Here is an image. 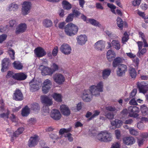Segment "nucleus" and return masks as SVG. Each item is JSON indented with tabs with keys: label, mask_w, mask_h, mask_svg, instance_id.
Segmentation results:
<instances>
[{
	"label": "nucleus",
	"mask_w": 148,
	"mask_h": 148,
	"mask_svg": "<svg viewBox=\"0 0 148 148\" xmlns=\"http://www.w3.org/2000/svg\"><path fill=\"white\" fill-rule=\"evenodd\" d=\"M103 83L101 81L96 86L93 85L90 87L89 90H84L81 94V97L82 100L85 102H89L92 99L93 95L95 96H99L100 92L103 91Z\"/></svg>",
	"instance_id": "nucleus-1"
},
{
	"label": "nucleus",
	"mask_w": 148,
	"mask_h": 148,
	"mask_svg": "<svg viewBox=\"0 0 148 148\" xmlns=\"http://www.w3.org/2000/svg\"><path fill=\"white\" fill-rule=\"evenodd\" d=\"M64 28L65 34L70 36L76 34L78 30V27L72 23H68Z\"/></svg>",
	"instance_id": "nucleus-2"
},
{
	"label": "nucleus",
	"mask_w": 148,
	"mask_h": 148,
	"mask_svg": "<svg viewBox=\"0 0 148 148\" xmlns=\"http://www.w3.org/2000/svg\"><path fill=\"white\" fill-rule=\"evenodd\" d=\"M97 138L101 141L108 142L112 140V136L110 133L106 131L101 132L97 135Z\"/></svg>",
	"instance_id": "nucleus-3"
},
{
	"label": "nucleus",
	"mask_w": 148,
	"mask_h": 148,
	"mask_svg": "<svg viewBox=\"0 0 148 148\" xmlns=\"http://www.w3.org/2000/svg\"><path fill=\"white\" fill-rule=\"evenodd\" d=\"M32 4L29 1H25L22 4V12L24 15L28 14L31 8Z\"/></svg>",
	"instance_id": "nucleus-4"
},
{
	"label": "nucleus",
	"mask_w": 148,
	"mask_h": 148,
	"mask_svg": "<svg viewBox=\"0 0 148 148\" xmlns=\"http://www.w3.org/2000/svg\"><path fill=\"white\" fill-rule=\"evenodd\" d=\"M129 116L131 117L136 118L139 115L138 113L139 112V108L136 106H130L128 108Z\"/></svg>",
	"instance_id": "nucleus-5"
},
{
	"label": "nucleus",
	"mask_w": 148,
	"mask_h": 148,
	"mask_svg": "<svg viewBox=\"0 0 148 148\" xmlns=\"http://www.w3.org/2000/svg\"><path fill=\"white\" fill-rule=\"evenodd\" d=\"M53 79L55 82L58 84H62L65 81V77L64 75L60 73H56L53 76Z\"/></svg>",
	"instance_id": "nucleus-6"
},
{
	"label": "nucleus",
	"mask_w": 148,
	"mask_h": 148,
	"mask_svg": "<svg viewBox=\"0 0 148 148\" xmlns=\"http://www.w3.org/2000/svg\"><path fill=\"white\" fill-rule=\"evenodd\" d=\"M30 90L31 92H34L39 89V87L40 86L41 83L37 81L32 80L30 82Z\"/></svg>",
	"instance_id": "nucleus-7"
},
{
	"label": "nucleus",
	"mask_w": 148,
	"mask_h": 148,
	"mask_svg": "<svg viewBox=\"0 0 148 148\" xmlns=\"http://www.w3.org/2000/svg\"><path fill=\"white\" fill-rule=\"evenodd\" d=\"M27 28V24L25 23H21L19 24L16 29L15 33L16 34H22L25 32Z\"/></svg>",
	"instance_id": "nucleus-8"
},
{
	"label": "nucleus",
	"mask_w": 148,
	"mask_h": 148,
	"mask_svg": "<svg viewBox=\"0 0 148 148\" xmlns=\"http://www.w3.org/2000/svg\"><path fill=\"white\" fill-rule=\"evenodd\" d=\"M138 88L140 92L145 94L148 90V85L144 81L138 83Z\"/></svg>",
	"instance_id": "nucleus-9"
},
{
	"label": "nucleus",
	"mask_w": 148,
	"mask_h": 148,
	"mask_svg": "<svg viewBox=\"0 0 148 148\" xmlns=\"http://www.w3.org/2000/svg\"><path fill=\"white\" fill-rule=\"evenodd\" d=\"M127 71V67L126 65L121 64L119 66L116 71L117 74L119 76H122L125 75Z\"/></svg>",
	"instance_id": "nucleus-10"
},
{
	"label": "nucleus",
	"mask_w": 148,
	"mask_h": 148,
	"mask_svg": "<svg viewBox=\"0 0 148 148\" xmlns=\"http://www.w3.org/2000/svg\"><path fill=\"white\" fill-rule=\"evenodd\" d=\"M40 68L43 75H51L53 73V71H52V69L47 67L41 65L40 66Z\"/></svg>",
	"instance_id": "nucleus-11"
},
{
	"label": "nucleus",
	"mask_w": 148,
	"mask_h": 148,
	"mask_svg": "<svg viewBox=\"0 0 148 148\" xmlns=\"http://www.w3.org/2000/svg\"><path fill=\"white\" fill-rule=\"evenodd\" d=\"M60 50L63 53L67 55L70 54L71 51V47L66 43H64L61 45Z\"/></svg>",
	"instance_id": "nucleus-12"
},
{
	"label": "nucleus",
	"mask_w": 148,
	"mask_h": 148,
	"mask_svg": "<svg viewBox=\"0 0 148 148\" xmlns=\"http://www.w3.org/2000/svg\"><path fill=\"white\" fill-rule=\"evenodd\" d=\"M13 99L17 101H21L23 100V95L19 89H16L13 94Z\"/></svg>",
	"instance_id": "nucleus-13"
},
{
	"label": "nucleus",
	"mask_w": 148,
	"mask_h": 148,
	"mask_svg": "<svg viewBox=\"0 0 148 148\" xmlns=\"http://www.w3.org/2000/svg\"><path fill=\"white\" fill-rule=\"evenodd\" d=\"M43 84L44 86L42 88V91L44 93L46 94L48 92L49 90L51 88V82L50 80L47 79L44 82Z\"/></svg>",
	"instance_id": "nucleus-14"
},
{
	"label": "nucleus",
	"mask_w": 148,
	"mask_h": 148,
	"mask_svg": "<svg viewBox=\"0 0 148 148\" xmlns=\"http://www.w3.org/2000/svg\"><path fill=\"white\" fill-rule=\"evenodd\" d=\"M50 115L51 118L56 121L59 120L61 117V114L59 110L55 109L51 111Z\"/></svg>",
	"instance_id": "nucleus-15"
},
{
	"label": "nucleus",
	"mask_w": 148,
	"mask_h": 148,
	"mask_svg": "<svg viewBox=\"0 0 148 148\" xmlns=\"http://www.w3.org/2000/svg\"><path fill=\"white\" fill-rule=\"evenodd\" d=\"M38 141V136L35 135L34 137H31L29 138L28 143V145L30 147H34L36 145Z\"/></svg>",
	"instance_id": "nucleus-16"
},
{
	"label": "nucleus",
	"mask_w": 148,
	"mask_h": 148,
	"mask_svg": "<svg viewBox=\"0 0 148 148\" xmlns=\"http://www.w3.org/2000/svg\"><path fill=\"white\" fill-rule=\"evenodd\" d=\"M1 62L2 68L1 70L3 72L7 70L10 64V61L9 58H5L2 60Z\"/></svg>",
	"instance_id": "nucleus-17"
},
{
	"label": "nucleus",
	"mask_w": 148,
	"mask_h": 148,
	"mask_svg": "<svg viewBox=\"0 0 148 148\" xmlns=\"http://www.w3.org/2000/svg\"><path fill=\"white\" fill-rule=\"evenodd\" d=\"M94 46L97 50L102 51L105 48V42L102 40H99L95 43Z\"/></svg>",
	"instance_id": "nucleus-18"
},
{
	"label": "nucleus",
	"mask_w": 148,
	"mask_h": 148,
	"mask_svg": "<svg viewBox=\"0 0 148 148\" xmlns=\"http://www.w3.org/2000/svg\"><path fill=\"white\" fill-rule=\"evenodd\" d=\"M27 75L23 73H14L13 78L18 81H22L25 79L27 77Z\"/></svg>",
	"instance_id": "nucleus-19"
},
{
	"label": "nucleus",
	"mask_w": 148,
	"mask_h": 148,
	"mask_svg": "<svg viewBox=\"0 0 148 148\" xmlns=\"http://www.w3.org/2000/svg\"><path fill=\"white\" fill-rule=\"evenodd\" d=\"M34 53L37 57H42L46 54V53L45 50L41 47H38L35 49Z\"/></svg>",
	"instance_id": "nucleus-20"
},
{
	"label": "nucleus",
	"mask_w": 148,
	"mask_h": 148,
	"mask_svg": "<svg viewBox=\"0 0 148 148\" xmlns=\"http://www.w3.org/2000/svg\"><path fill=\"white\" fill-rule=\"evenodd\" d=\"M76 39L78 44L83 45L87 40V37L85 35H81L77 37Z\"/></svg>",
	"instance_id": "nucleus-21"
},
{
	"label": "nucleus",
	"mask_w": 148,
	"mask_h": 148,
	"mask_svg": "<svg viewBox=\"0 0 148 148\" xmlns=\"http://www.w3.org/2000/svg\"><path fill=\"white\" fill-rule=\"evenodd\" d=\"M123 143L127 145H131L135 142V140L132 137H124L123 140Z\"/></svg>",
	"instance_id": "nucleus-22"
},
{
	"label": "nucleus",
	"mask_w": 148,
	"mask_h": 148,
	"mask_svg": "<svg viewBox=\"0 0 148 148\" xmlns=\"http://www.w3.org/2000/svg\"><path fill=\"white\" fill-rule=\"evenodd\" d=\"M18 8V5L15 2H13L9 4L6 10L8 12H15Z\"/></svg>",
	"instance_id": "nucleus-23"
},
{
	"label": "nucleus",
	"mask_w": 148,
	"mask_h": 148,
	"mask_svg": "<svg viewBox=\"0 0 148 148\" xmlns=\"http://www.w3.org/2000/svg\"><path fill=\"white\" fill-rule=\"evenodd\" d=\"M60 110L62 114L64 115L68 116L70 114V111L68 107L64 105L60 107Z\"/></svg>",
	"instance_id": "nucleus-24"
},
{
	"label": "nucleus",
	"mask_w": 148,
	"mask_h": 148,
	"mask_svg": "<svg viewBox=\"0 0 148 148\" xmlns=\"http://www.w3.org/2000/svg\"><path fill=\"white\" fill-rule=\"evenodd\" d=\"M42 102L47 105V106H50L52 104L51 99L46 96L41 97Z\"/></svg>",
	"instance_id": "nucleus-25"
},
{
	"label": "nucleus",
	"mask_w": 148,
	"mask_h": 148,
	"mask_svg": "<svg viewBox=\"0 0 148 148\" xmlns=\"http://www.w3.org/2000/svg\"><path fill=\"white\" fill-rule=\"evenodd\" d=\"M106 57L109 61H111L116 56V54L114 51L112 49L108 50L107 52Z\"/></svg>",
	"instance_id": "nucleus-26"
},
{
	"label": "nucleus",
	"mask_w": 148,
	"mask_h": 148,
	"mask_svg": "<svg viewBox=\"0 0 148 148\" xmlns=\"http://www.w3.org/2000/svg\"><path fill=\"white\" fill-rule=\"evenodd\" d=\"M124 60L122 58L117 57L115 58L112 62V66L114 67H116L121 63H122Z\"/></svg>",
	"instance_id": "nucleus-27"
},
{
	"label": "nucleus",
	"mask_w": 148,
	"mask_h": 148,
	"mask_svg": "<svg viewBox=\"0 0 148 148\" xmlns=\"http://www.w3.org/2000/svg\"><path fill=\"white\" fill-rule=\"evenodd\" d=\"M111 124L113 126L119 128L122 124V122L121 120L116 119L115 120L111 121Z\"/></svg>",
	"instance_id": "nucleus-28"
},
{
	"label": "nucleus",
	"mask_w": 148,
	"mask_h": 148,
	"mask_svg": "<svg viewBox=\"0 0 148 148\" xmlns=\"http://www.w3.org/2000/svg\"><path fill=\"white\" fill-rule=\"evenodd\" d=\"M111 70L109 69H106L102 71V77L104 79H106L110 75Z\"/></svg>",
	"instance_id": "nucleus-29"
},
{
	"label": "nucleus",
	"mask_w": 148,
	"mask_h": 148,
	"mask_svg": "<svg viewBox=\"0 0 148 148\" xmlns=\"http://www.w3.org/2000/svg\"><path fill=\"white\" fill-rule=\"evenodd\" d=\"M111 44L113 47L116 50H119L120 49V44L118 40H113L111 42Z\"/></svg>",
	"instance_id": "nucleus-30"
},
{
	"label": "nucleus",
	"mask_w": 148,
	"mask_h": 148,
	"mask_svg": "<svg viewBox=\"0 0 148 148\" xmlns=\"http://www.w3.org/2000/svg\"><path fill=\"white\" fill-rule=\"evenodd\" d=\"M14 68L18 70L22 69L23 67V65L21 63L18 61H15L13 63Z\"/></svg>",
	"instance_id": "nucleus-31"
},
{
	"label": "nucleus",
	"mask_w": 148,
	"mask_h": 148,
	"mask_svg": "<svg viewBox=\"0 0 148 148\" xmlns=\"http://www.w3.org/2000/svg\"><path fill=\"white\" fill-rule=\"evenodd\" d=\"M140 110L143 116H145L148 113V108L145 105H143L140 106Z\"/></svg>",
	"instance_id": "nucleus-32"
},
{
	"label": "nucleus",
	"mask_w": 148,
	"mask_h": 148,
	"mask_svg": "<svg viewBox=\"0 0 148 148\" xmlns=\"http://www.w3.org/2000/svg\"><path fill=\"white\" fill-rule=\"evenodd\" d=\"M125 128L129 129L130 134L134 136H137L138 135V132L136 130L132 128H128L127 125H125Z\"/></svg>",
	"instance_id": "nucleus-33"
},
{
	"label": "nucleus",
	"mask_w": 148,
	"mask_h": 148,
	"mask_svg": "<svg viewBox=\"0 0 148 148\" xmlns=\"http://www.w3.org/2000/svg\"><path fill=\"white\" fill-rule=\"evenodd\" d=\"M42 23L43 25L46 27H51L52 25V22L51 20L47 19L44 20Z\"/></svg>",
	"instance_id": "nucleus-34"
},
{
	"label": "nucleus",
	"mask_w": 148,
	"mask_h": 148,
	"mask_svg": "<svg viewBox=\"0 0 148 148\" xmlns=\"http://www.w3.org/2000/svg\"><path fill=\"white\" fill-rule=\"evenodd\" d=\"M29 109L28 107L26 106L23 108L22 110L21 114L23 116H26L29 113Z\"/></svg>",
	"instance_id": "nucleus-35"
},
{
	"label": "nucleus",
	"mask_w": 148,
	"mask_h": 148,
	"mask_svg": "<svg viewBox=\"0 0 148 148\" xmlns=\"http://www.w3.org/2000/svg\"><path fill=\"white\" fill-rule=\"evenodd\" d=\"M62 5L64 9L69 10L71 8V4L66 1H63L62 2Z\"/></svg>",
	"instance_id": "nucleus-36"
},
{
	"label": "nucleus",
	"mask_w": 148,
	"mask_h": 148,
	"mask_svg": "<svg viewBox=\"0 0 148 148\" xmlns=\"http://www.w3.org/2000/svg\"><path fill=\"white\" fill-rule=\"evenodd\" d=\"M71 127H69L67 129L64 128H62L59 131V133L60 135H62L65 133H66L67 134L68 132H71Z\"/></svg>",
	"instance_id": "nucleus-37"
},
{
	"label": "nucleus",
	"mask_w": 148,
	"mask_h": 148,
	"mask_svg": "<svg viewBox=\"0 0 148 148\" xmlns=\"http://www.w3.org/2000/svg\"><path fill=\"white\" fill-rule=\"evenodd\" d=\"M52 97L56 101L60 102L62 101L61 95L60 94L54 93L52 95Z\"/></svg>",
	"instance_id": "nucleus-38"
},
{
	"label": "nucleus",
	"mask_w": 148,
	"mask_h": 148,
	"mask_svg": "<svg viewBox=\"0 0 148 148\" xmlns=\"http://www.w3.org/2000/svg\"><path fill=\"white\" fill-rule=\"evenodd\" d=\"M105 109L108 111L110 112H115L118 111V110L115 107L112 106H106Z\"/></svg>",
	"instance_id": "nucleus-39"
},
{
	"label": "nucleus",
	"mask_w": 148,
	"mask_h": 148,
	"mask_svg": "<svg viewBox=\"0 0 148 148\" xmlns=\"http://www.w3.org/2000/svg\"><path fill=\"white\" fill-rule=\"evenodd\" d=\"M130 75L132 78H135L136 76V72L135 69L133 68H130L129 71Z\"/></svg>",
	"instance_id": "nucleus-40"
},
{
	"label": "nucleus",
	"mask_w": 148,
	"mask_h": 148,
	"mask_svg": "<svg viewBox=\"0 0 148 148\" xmlns=\"http://www.w3.org/2000/svg\"><path fill=\"white\" fill-rule=\"evenodd\" d=\"M8 52L10 55L11 58L14 60V59L15 52L11 48H9L8 50Z\"/></svg>",
	"instance_id": "nucleus-41"
},
{
	"label": "nucleus",
	"mask_w": 148,
	"mask_h": 148,
	"mask_svg": "<svg viewBox=\"0 0 148 148\" xmlns=\"http://www.w3.org/2000/svg\"><path fill=\"white\" fill-rule=\"evenodd\" d=\"M32 110L35 111H38L40 110V107L38 104L37 103H34L32 105L31 107Z\"/></svg>",
	"instance_id": "nucleus-42"
},
{
	"label": "nucleus",
	"mask_w": 148,
	"mask_h": 148,
	"mask_svg": "<svg viewBox=\"0 0 148 148\" xmlns=\"http://www.w3.org/2000/svg\"><path fill=\"white\" fill-rule=\"evenodd\" d=\"M117 25L120 28L123 27V21L121 18L118 17L116 20Z\"/></svg>",
	"instance_id": "nucleus-43"
},
{
	"label": "nucleus",
	"mask_w": 148,
	"mask_h": 148,
	"mask_svg": "<svg viewBox=\"0 0 148 148\" xmlns=\"http://www.w3.org/2000/svg\"><path fill=\"white\" fill-rule=\"evenodd\" d=\"M100 112L99 110H95L93 112V114L92 115L91 117L89 118L88 120L89 121L91 120L92 119L95 117L96 116H98Z\"/></svg>",
	"instance_id": "nucleus-44"
},
{
	"label": "nucleus",
	"mask_w": 148,
	"mask_h": 148,
	"mask_svg": "<svg viewBox=\"0 0 148 148\" xmlns=\"http://www.w3.org/2000/svg\"><path fill=\"white\" fill-rule=\"evenodd\" d=\"M74 16L78 17L80 14H81L80 12L76 9H73L72 10V14Z\"/></svg>",
	"instance_id": "nucleus-45"
},
{
	"label": "nucleus",
	"mask_w": 148,
	"mask_h": 148,
	"mask_svg": "<svg viewBox=\"0 0 148 148\" xmlns=\"http://www.w3.org/2000/svg\"><path fill=\"white\" fill-rule=\"evenodd\" d=\"M105 33L107 34L110 38L112 39L115 38L117 37L116 36H114V35L113 34L110 32L106 30L104 31Z\"/></svg>",
	"instance_id": "nucleus-46"
},
{
	"label": "nucleus",
	"mask_w": 148,
	"mask_h": 148,
	"mask_svg": "<svg viewBox=\"0 0 148 148\" xmlns=\"http://www.w3.org/2000/svg\"><path fill=\"white\" fill-rule=\"evenodd\" d=\"M105 116L109 119H112L114 117V115L112 113L109 112L107 113H105Z\"/></svg>",
	"instance_id": "nucleus-47"
},
{
	"label": "nucleus",
	"mask_w": 148,
	"mask_h": 148,
	"mask_svg": "<svg viewBox=\"0 0 148 148\" xmlns=\"http://www.w3.org/2000/svg\"><path fill=\"white\" fill-rule=\"evenodd\" d=\"M71 136L72 134L69 132L64 135V137H67L68 140L70 142H72L73 140V138Z\"/></svg>",
	"instance_id": "nucleus-48"
},
{
	"label": "nucleus",
	"mask_w": 148,
	"mask_h": 148,
	"mask_svg": "<svg viewBox=\"0 0 148 148\" xmlns=\"http://www.w3.org/2000/svg\"><path fill=\"white\" fill-rule=\"evenodd\" d=\"M91 24L97 26L99 24V23L97 22L96 20L94 19H89L88 20Z\"/></svg>",
	"instance_id": "nucleus-49"
},
{
	"label": "nucleus",
	"mask_w": 148,
	"mask_h": 148,
	"mask_svg": "<svg viewBox=\"0 0 148 148\" xmlns=\"http://www.w3.org/2000/svg\"><path fill=\"white\" fill-rule=\"evenodd\" d=\"M72 13L69 14L67 17L65 21L66 22H69L73 20L74 16Z\"/></svg>",
	"instance_id": "nucleus-50"
},
{
	"label": "nucleus",
	"mask_w": 148,
	"mask_h": 148,
	"mask_svg": "<svg viewBox=\"0 0 148 148\" xmlns=\"http://www.w3.org/2000/svg\"><path fill=\"white\" fill-rule=\"evenodd\" d=\"M7 37L6 34H3L0 35V44H2L4 41Z\"/></svg>",
	"instance_id": "nucleus-51"
},
{
	"label": "nucleus",
	"mask_w": 148,
	"mask_h": 148,
	"mask_svg": "<svg viewBox=\"0 0 148 148\" xmlns=\"http://www.w3.org/2000/svg\"><path fill=\"white\" fill-rule=\"evenodd\" d=\"M20 134V133L18 132V131H17V130L14 132L13 136L11 137V141L12 142H13L14 139V137L16 138L18 137Z\"/></svg>",
	"instance_id": "nucleus-52"
},
{
	"label": "nucleus",
	"mask_w": 148,
	"mask_h": 148,
	"mask_svg": "<svg viewBox=\"0 0 148 148\" xmlns=\"http://www.w3.org/2000/svg\"><path fill=\"white\" fill-rule=\"evenodd\" d=\"M58 48L57 46L54 47L52 51V54L53 56H56L58 53Z\"/></svg>",
	"instance_id": "nucleus-53"
},
{
	"label": "nucleus",
	"mask_w": 148,
	"mask_h": 148,
	"mask_svg": "<svg viewBox=\"0 0 148 148\" xmlns=\"http://www.w3.org/2000/svg\"><path fill=\"white\" fill-rule=\"evenodd\" d=\"M48 106H43V111L44 112L46 113V114H44L45 115L48 114L49 112Z\"/></svg>",
	"instance_id": "nucleus-54"
},
{
	"label": "nucleus",
	"mask_w": 148,
	"mask_h": 148,
	"mask_svg": "<svg viewBox=\"0 0 148 148\" xmlns=\"http://www.w3.org/2000/svg\"><path fill=\"white\" fill-rule=\"evenodd\" d=\"M137 92V89H134L132 90V92L130 93V97L131 98L134 97L136 95Z\"/></svg>",
	"instance_id": "nucleus-55"
},
{
	"label": "nucleus",
	"mask_w": 148,
	"mask_h": 148,
	"mask_svg": "<svg viewBox=\"0 0 148 148\" xmlns=\"http://www.w3.org/2000/svg\"><path fill=\"white\" fill-rule=\"evenodd\" d=\"M64 11L62 9H60L58 11V14L59 16L61 17H63L64 15Z\"/></svg>",
	"instance_id": "nucleus-56"
},
{
	"label": "nucleus",
	"mask_w": 148,
	"mask_h": 148,
	"mask_svg": "<svg viewBox=\"0 0 148 148\" xmlns=\"http://www.w3.org/2000/svg\"><path fill=\"white\" fill-rule=\"evenodd\" d=\"M146 49L145 48H143L142 49H141L140 51L139 50L138 52V56L140 57L141 55H143L144 53H146Z\"/></svg>",
	"instance_id": "nucleus-57"
},
{
	"label": "nucleus",
	"mask_w": 148,
	"mask_h": 148,
	"mask_svg": "<svg viewBox=\"0 0 148 148\" xmlns=\"http://www.w3.org/2000/svg\"><path fill=\"white\" fill-rule=\"evenodd\" d=\"M141 0H135L133 1L132 4L134 6H138L141 3Z\"/></svg>",
	"instance_id": "nucleus-58"
},
{
	"label": "nucleus",
	"mask_w": 148,
	"mask_h": 148,
	"mask_svg": "<svg viewBox=\"0 0 148 148\" xmlns=\"http://www.w3.org/2000/svg\"><path fill=\"white\" fill-rule=\"evenodd\" d=\"M138 34L139 37H140L141 38L143 41L146 40V37L144 33L141 32H138Z\"/></svg>",
	"instance_id": "nucleus-59"
},
{
	"label": "nucleus",
	"mask_w": 148,
	"mask_h": 148,
	"mask_svg": "<svg viewBox=\"0 0 148 148\" xmlns=\"http://www.w3.org/2000/svg\"><path fill=\"white\" fill-rule=\"evenodd\" d=\"M14 74L13 73V72L11 71H8V72L6 76V77L7 78L10 77H12L13 78V76Z\"/></svg>",
	"instance_id": "nucleus-60"
},
{
	"label": "nucleus",
	"mask_w": 148,
	"mask_h": 148,
	"mask_svg": "<svg viewBox=\"0 0 148 148\" xmlns=\"http://www.w3.org/2000/svg\"><path fill=\"white\" fill-rule=\"evenodd\" d=\"M129 103L131 105H136L138 104L135 98L132 99L130 101Z\"/></svg>",
	"instance_id": "nucleus-61"
},
{
	"label": "nucleus",
	"mask_w": 148,
	"mask_h": 148,
	"mask_svg": "<svg viewBox=\"0 0 148 148\" xmlns=\"http://www.w3.org/2000/svg\"><path fill=\"white\" fill-rule=\"evenodd\" d=\"M10 26V27H12L16 25V21L14 20H11L9 21Z\"/></svg>",
	"instance_id": "nucleus-62"
},
{
	"label": "nucleus",
	"mask_w": 148,
	"mask_h": 148,
	"mask_svg": "<svg viewBox=\"0 0 148 148\" xmlns=\"http://www.w3.org/2000/svg\"><path fill=\"white\" fill-rule=\"evenodd\" d=\"M8 113H3L0 114V116L1 118H3L4 119H7L8 118Z\"/></svg>",
	"instance_id": "nucleus-63"
},
{
	"label": "nucleus",
	"mask_w": 148,
	"mask_h": 148,
	"mask_svg": "<svg viewBox=\"0 0 148 148\" xmlns=\"http://www.w3.org/2000/svg\"><path fill=\"white\" fill-rule=\"evenodd\" d=\"M120 145L118 143H113L111 148H120Z\"/></svg>",
	"instance_id": "nucleus-64"
}]
</instances>
